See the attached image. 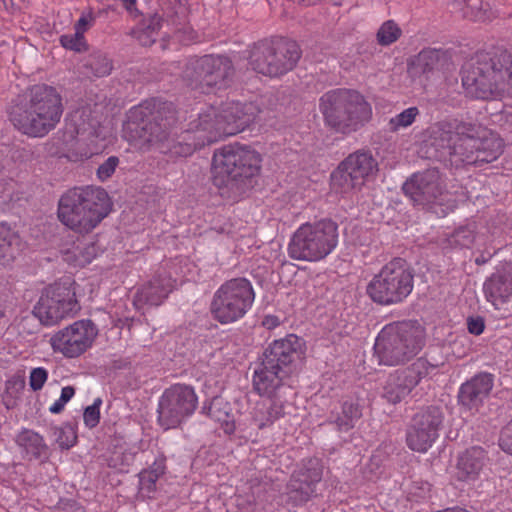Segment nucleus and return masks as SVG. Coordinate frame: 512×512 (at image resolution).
<instances>
[{"label": "nucleus", "mask_w": 512, "mask_h": 512, "mask_svg": "<svg viewBox=\"0 0 512 512\" xmlns=\"http://www.w3.org/2000/svg\"><path fill=\"white\" fill-rule=\"evenodd\" d=\"M259 113L258 105L253 102H230L221 108L209 107L190 122L189 129L178 135L170 134L158 150L171 158L190 156L219 138L242 132Z\"/></svg>", "instance_id": "obj_1"}, {"label": "nucleus", "mask_w": 512, "mask_h": 512, "mask_svg": "<svg viewBox=\"0 0 512 512\" xmlns=\"http://www.w3.org/2000/svg\"><path fill=\"white\" fill-rule=\"evenodd\" d=\"M259 113L258 105L253 102H230L221 108L209 107L190 122L189 129L178 135L170 134L158 150L171 158L190 156L219 138L242 132Z\"/></svg>", "instance_id": "obj_2"}, {"label": "nucleus", "mask_w": 512, "mask_h": 512, "mask_svg": "<svg viewBox=\"0 0 512 512\" xmlns=\"http://www.w3.org/2000/svg\"><path fill=\"white\" fill-rule=\"evenodd\" d=\"M461 80L466 95L473 99L512 96V54L477 53L463 65Z\"/></svg>", "instance_id": "obj_3"}, {"label": "nucleus", "mask_w": 512, "mask_h": 512, "mask_svg": "<svg viewBox=\"0 0 512 512\" xmlns=\"http://www.w3.org/2000/svg\"><path fill=\"white\" fill-rule=\"evenodd\" d=\"M305 355L304 341L289 334L274 340L263 351L261 362L253 374V388L259 395H273L277 391L293 394L285 380L294 374Z\"/></svg>", "instance_id": "obj_4"}, {"label": "nucleus", "mask_w": 512, "mask_h": 512, "mask_svg": "<svg viewBox=\"0 0 512 512\" xmlns=\"http://www.w3.org/2000/svg\"><path fill=\"white\" fill-rule=\"evenodd\" d=\"M61 95L45 84L34 85L24 97L14 100L9 119L24 134L42 137L60 122L63 114Z\"/></svg>", "instance_id": "obj_5"}, {"label": "nucleus", "mask_w": 512, "mask_h": 512, "mask_svg": "<svg viewBox=\"0 0 512 512\" xmlns=\"http://www.w3.org/2000/svg\"><path fill=\"white\" fill-rule=\"evenodd\" d=\"M261 156L255 150L239 145H227L214 152L213 183L237 199L254 185L261 169Z\"/></svg>", "instance_id": "obj_6"}, {"label": "nucleus", "mask_w": 512, "mask_h": 512, "mask_svg": "<svg viewBox=\"0 0 512 512\" xmlns=\"http://www.w3.org/2000/svg\"><path fill=\"white\" fill-rule=\"evenodd\" d=\"M110 206L109 196L103 188H74L61 196L58 218L71 230L87 234L109 214Z\"/></svg>", "instance_id": "obj_7"}, {"label": "nucleus", "mask_w": 512, "mask_h": 512, "mask_svg": "<svg viewBox=\"0 0 512 512\" xmlns=\"http://www.w3.org/2000/svg\"><path fill=\"white\" fill-rule=\"evenodd\" d=\"M319 107L326 126L341 134L359 130L372 116L370 105L355 90L328 91L321 96Z\"/></svg>", "instance_id": "obj_8"}, {"label": "nucleus", "mask_w": 512, "mask_h": 512, "mask_svg": "<svg viewBox=\"0 0 512 512\" xmlns=\"http://www.w3.org/2000/svg\"><path fill=\"white\" fill-rule=\"evenodd\" d=\"M425 343V330L416 320L397 321L385 325L375 342L380 363L394 366L416 356Z\"/></svg>", "instance_id": "obj_9"}, {"label": "nucleus", "mask_w": 512, "mask_h": 512, "mask_svg": "<svg viewBox=\"0 0 512 512\" xmlns=\"http://www.w3.org/2000/svg\"><path fill=\"white\" fill-rule=\"evenodd\" d=\"M414 277V269L405 259L394 258L369 281L366 294L378 305L400 304L412 293Z\"/></svg>", "instance_id": "obj_10"}, {"label": "nucleus", "mask_w": 512, "mask_h": 512, "mask_svg": "<svg viewBox=\"0 0 512 512\" xmlns=\"http://www.w3.org/2000/svg\"><path fill=\"white\" fill-rule=\"evenodd\" d=\"M338 244V225L331 219L302 224L288 244L293 260L317 262L325 259Z\"/></svg>", "instance_id": "obj_11"}, {"label": "nucleus", "mask_w": 512, "mask_h": 512, "mask_svg": "<svg viewBox=\"0 0 512 512\" xmlns=\"http://www.w3.org/2000/svg\"><path fill=\"white\" fill-rule=\"evenodd\" d=\"M129 125L143 143L158 149L171 134L176 122L175 109L170 102L149 100L129 111Z\"/></svg>", "instance_id": "obj_12"}, {"label": "nucleus", "mask_w": 512, "mask_h": 512, "mask_svg": "<svg viewBox=\"0 0 512 512\" xmlns=\"http://www.w3.org/2000/svg\"><path fill=\"white\" fill-rule=\"evenodd\" d=\"M301 54L300 46L293 40H263L253 46L249 55V65L257 73L279 77L296 66Z\"/></svg>", "instance_id": "obj_13"}, {"label": "nucleus", "mask_w": 512, "mask_h": 512, "mask_svg": "<svg viewBox=\"0 0 512 512\" xmlns=\"http://www.w3.org/2000/svg\"><path fill=\"white\" fill-rule=\"evenodd\" d=\"M255 291L252 283L237 277L225 281L214 292L210 303V313L221 324H231L243 318L252 308Z\"/></svg>", "instance_id": "obj_14"}, {"label": "nucleus", "mask_w": 512, "mask_h": 512, "mask_svg": "<svg viewBox=\"0 0 512 512\" xmlns=\"http://www.w3.org/2000/svg\"><path fill=\"white\" fill-rule=\"evenodd\" d=\"M235 68L232 60L225 55L208 54L190 58L182 71V78L192 89L228 87L233 81Z\"/></svg>", "instance_id": "obj_15"}, {"label": "nucleus", "mask_w": 512, "mask_h": 512, "mask_svg": "<svg viewBox=\"0 0 512 512\" xmlns=\"http://www.w3.org/2000/svg\"><path fill=\"white\" fill-rule=\"evenodd\" d=\"M79 309L75 290L69 281L45 288L33 308V314L46 326L57 324Z\"/></svg>", "instance_id": "obj_16"}, {"label": "nucleus", "mask_w": 512, "mask_h": 512, "mask_svg": "<svg viewBox=\"0 0 512 512\" xmlns=\"http://www.w3.org/2000/svg\"><path fill=\"white\" fill-rule=\"evenodd\" d=\"M198 397L193 387L174 384L165 389L158 403V423L165 430L178 427L196 410Z\"/></svg>", "instance_id": "obj_17"}, {"label": "nucleus", "mask_w": 512, "mask_h": 512, "mask_svg": "<svg viewBox=\"0 0 512 512\" xmlns=\"http://www.w3.org/2000/svg\"><path fill=\"white\" fill-rule=\"evenodd\" d=\"M402 190L415 207L438 213L446 197V186L437 169L414 173L408 178Z\"/></svg>", "instance_id": "obj_18"}, {"label": "nucleus", "mask_w": 512, "mask_h": 512, "mask_svg": "<svg viewBox=\"0 0 512 512\" xmlns=\"http://www.w3.org/2000/svg\"><path fill=\"white\" fill-rule=\"evenodd\" d=\"M378 170V163L369 150L348 155L331 173V186L338 193H348L362 187L366 179Z\"/></svg>", "instance_id": "obj_19"}, {"label": "nucleus", "mask_w": 512, "mask_h": 512, "mask_svg": "<svg viewBox=\"0 0 512 512\" xmlns=\"http://www.w3.org/2000/svg\"><path fill=\"white\" fill-rule=\"evenodd\" d=\"M444 418V412L440 406L429 405L420 408L412 416L407 428L408 447L413 451L426 452L439 437Z\"/></svg>", "instance_id": "obj_20"}, {"label": "nucleus", "mask_w": 512, "mask_h": 512, "mask_svg": "<svg viewBox=\"0 0 512 512\" xmlns=\"http://www.w3.org/2000/svg\"><path fill=\"white\" fill-rule=\"evenodd\" d=\"M435 368L436 366L425 358H418L409 367L396 370L388 376L382 396L392 404L401 402L419 384L421 379L429 375Z\"/></svg>", "instance_id": "obj_21"}, {"label": "nucleus", "mask_w": 512, "mask_h": 512, "mask_svg": "<svg viewBox=\"0 0 512 512\" xmlns=\"http://www.w3.org/2000/svg\"><path fill=\"white\" fill-rule=\"evenodd\" d=\"M323 475V466L319 459L311 458L291 475L286 485L288 503L302 506L317 496V485Z\"/></svg>", "instance_id": "obj_22"}, {"label": "nucleus", "mask_w": 512, "mask_h": 512, "mask_svg": "<svg viewBox=\"0 0 512 512\" xmlns=\"http://www.w3.org/2000/svg\"><path fill=\"white\" fill-rule=\"evenodd\" d=\"M96 336L97 329L94 323L91 320H81L58 331L51 337L50 343L55 352L74 358L91 347Z\"/></svg>", "instance_id": "obj_23"}, {"label": "nucleus", "mask_w": 512, "mask_h": 512, "mask_svg": "<svg viewBox=\"0 0 512 512\" xmlns=\"http://www.w3.org/2000/svg\"><path fill=\"white\" fill-rule=\"evenodd\" d=\"M503 140L489 129L482 131L477 139H467L460 149L459 162L468 165H482L498 159L503 152Z\"/></svg>", "instance_id": "obj_24"}, {"label": "nucleus", "mask_w": 512, "mask_h": 512, "mask_svg": "<svg viewBox=\"0 0 512 512\" xmlns=\"http://www.w3.org/2000/svg\"><path fill=\"white\" fill-rule=\"evenodd\" d=\"M494 386V375L480 372L464 382L458 391L457 399L461 409L475 414L483 407Z\"/></svg>", "instance_id": "obj_25"}, {"label": "nucleus", "mask_w": 512, "mask_h": 512, "mask_svg": "<svg viewBox=\"0 0 512 512\" xmlns=\"http://www.w3.org/2000/svg\"><path fill=\"white\" fill-rule=\"evenodd\" d=\"M483 290L487 301L491 302L496 310L501 311L500 317H507L511 313L508 307L512 296V273L506 268L497 270L486 279Z\"/></svg>", "instance_id": "obj_26"}, {"label": "nucleus", "mask_w": 512, "mask_h": 512, "mask_svg": "<svg viewBox=\"0 0 512 512\" xmlns=\"http://www.w3.org/2000/svg\"><path fill=\"white\" fill-rule=\"evenodd\" d=\"M451 120H444L435 123L430 128L429 144L436 151L435 157L446 159L447 157L454 162H459L458 153V136H456L454 128H452Z\"/></svg>", "instance_id": "obj_27"}, {"label": "nucleus", "mask_w": 512, "mask_h": 512, "mask_svg": "<svg viewBox=\"0 0 512 512\" xmlns=\"http://www.w3.org/2000/svg\"><path fill=\"white\" fill-rule=\"evenodd\" d=\"M283 391H277L273 395H265L266 400L257 402L252 412V422L258 429L271 426L276 420L286 414L289 402L285 399Z\"/></svg>", "instance_id": "obj_28"}, {"label": "nucleus", "mask_w": 512, "mask_h": 512, "mask_svg": "<svg viewBox=\"0 0 512 512\" xmlns=\"http://www.w3.org/2000/svg\"><path fill=\"white\" fill-rule=\"evenodd\" d=\"M174 288V281L167 273H159L137 292L139 302L160 305Z\"/></svg>", "instance_id": "obj_29"}, {"label": "nucleus", "mask_w": 512, "mask_h": 512, "mask_svg": "<svg viewBox=\"0 0 512 512\" xmlns=\"http://www.w3.org/2000/svg\"><path fill=\"white\" fill-rule=\"evenodd\" d=\"M141 20L131 29L130 35L142 46H151L159 37L164 19L159 13L142 14Z\"/></svg>", "instance_id": "obj_30"}, {"label": "nucleus", "mask_w": 512, "mask_h": 512, "mask_svg": "<svg viewBox=\"0 0 512 512\" xmlns=\"http://www.w3.org/2000/svg\"><path fill=\"white\" fill-rule=\"evenodd\" d=\"M231 404L221 396H215L209 404H204L201 410L202 414L207 415L212 420L219 422L223 431L231 435L235 432V418L232 413Z\"/></svg>", "instance_id": "obj_31"}, {"label": "nucleus", "mask_w": 512, "mask_h": 512, "mask_svg": "<svg viewBox=\"0 0 512 512\" xmlns=\"http://www.w3.org/2000/svg\"><path fill=\"white\" fill-rule=\"evenodd\" d=\"M16 443L22 449L24 457L30 461H44L49 458V448L44 438L33 430L23 429L17 435Z\"/></svg>", "instance_id": "obj_32"}, {"label": "nucleus", "mask_w": 512, "mask_h": 512, "mask_svg": "<svg viewBox=\"0 0 512 512\" xmlns=\"http://www.w3.org/2000/svg\"><path fill=\"white\" fill-rule=\"evenodd\" d=\"M487 454L482 447L466 449L458 459L457 468L462 479H474L487 462Z\"/></svg>", "instance_id": "obj_33"}, {"label": "nucleus", "mask_w": 512, "mask_h": 512, "mask_svg": "<svg viewBox=\"0 0 512 512\" xmlns=\"http://www.w3.org/2000/svg\"><path fill=\"white\" fill-rule=\"evenodd\" d=\"M362 417V408L357 401L347 400L342 404L341 412L332 414L327 425L338 432L351 430Z\"/></svg>", "instance_id": "obj_34"}, {"label": "nucleus", "mask_w": 512, "mask_h": 512, "mask_svg": "<svg viewBox=\"0 0 512 512\" xmlns=\"http://www.w3.org/2000/svg\"><path fill=\"white\" fill-rule=\"evenodd\" d=\"M22 242L6 223H0V264L9 265L19 254Z\"/></svg>", "instance_id": "obj_35"}, {"label": "nucleus", "mask_w": 512, "mask_h": 512, "mask_svg": "<svg viewBox=\"0 0 512 512\" xmlns=\"http://www.w3.org/2000/svg\"><path fill=\"white\" fill-rule=\"evenodd\" d=\"M446 53L437 49L422 50L412 62L415 73L429 75L440 70L446 63Z\"/></svg>", "instance_id": "obj_36"}, {"label": "nucleus", "mask_w": 512, "mask_h": 512, "mask_svg": "<svg viewBox=\"0 0 512 512\" xmlns=\"http://www.w3.org/2000/svg\"><path fill=\"white\" fill-rule=\"evenodd\" d=\"M166 470V457L163 454L157 456L154 462L139 473V490L150 497V494L156 491L157 480L164 475Z\"/></svg>", "instance_id": "obj_37"}, {"label": "nucleus", "mask_w": 512, "mask_h": 512, "mask_svg": "<svg viewBox=\"0 0 512 512\" xmlns=\"http://www.w3.org/2000/svg\"><path fill=\"white\" fill-rule=\"evenodd\" d=\"M83 67L87 70V74L90 73L95 77L107 76L113 69L112 61L101 51L91 53L85 60Z\"/></svg>", "instance_id": "obj_38"}, {"label": "nucleus", "mask_w": 512, "mask_h": 512, "mask_svg": "<svg viewBox=\"0 0 512 512\" xmlns=\"http://www.w3.org/2000/svg\"><path fill=\"white\" fill-rule=\"evenodd\" d=\"M452 125L455 131L456 136H458L459 146H458V153L461 152L460 149L464 148L465 142L467 139H477L480 134H482V131H486L487 129L482 127L481 125L474 123V122H466V121H460L457 119L451 120Z\"/></svg>", "instance_id": "obj_39"}, {"label": "nucleus", "mask_w": 512, "mask_h": 512, "mask_svg": "<svg viewBox=\"0 0 512 512\" xmlns=\"http://www.w3.org/2000/svg\"><path fill=\"white\" fill-rule=\"evenodd\" d=\"M55 442L62 450H68L76 444L77 434L74 427L70 423H65L61 427H51Z\"/></svg>", "instance_id": "obj_40"}, {"label": "nucleus", "mask_w": 512, "mask_h": 512, "mask_svg": "<svg viewBox=\"0 0 512 512\" xmlns=\"http://www.w3.org/2000/svg\"><path fill=\"white\" fill-rule=\"evenodd\" d=\"M402 35L399 25L393 20L385 21L377 31L376 39L379 45L389 46L395 43Z\"/></svg>", "instance_id": "obj_41"}, {"label": "nucleus", "mask_w": 512, "mask_h": 512, "mask_svg": "<svg viewBox=\"0 0 512 512\" xmlns=\"http://www.w3.org/2000/svg\"><path fill=\"white\" fill-rule=\"evenodd\" d=\"M419 114V110L417 107H409L391 118L389 121V129L392 132L398 131L400 128H405L410 126L414 121L416 116Z\"/></svg>", "instance_id": "obj_42"}, {"label": "nucleus", "mask_w": 512, "mask_h": 512, "mask_svg": "<svg viewBox=\"0 0 512 512\" xmlns=\"http://www.w3.org/2000/svg\"><path fill=\"white\" fill-rule=\"evenodd\" d=\"M61 45L66 48L73 50L75 52H83L87 50V43L85 41V37L81 32H76L73 35H62L60 37Z\"/></svg>", "instance_id": "obj_43"}, {"label": "nucleus", "mask_w": 512, "mask_h": 512, "mask_svg": "<svg viewBox=\"0 0 512 512\" xmlns=\"http://www.w3.org/2000/svg\"><path fill=\"white\" fill-rule=\"evenodd\" d=\"M101 404L102 400L100 398H96L92 405L85 408L83 419L87 427L94 428L99 424Z\"/></svg>", "instance_id": "obj_44"}, {"label": "nucleus", "mask_w": 512, "mask_h": 512, "mask_svg": "<svg viewBox=\"0 0 512 512\" xmlns=\"http://www.w3.org/2000/svg\"><path fill=\"white\" fill-rule=\"evenodd\" d=\"M120 160L117 156L108 157L102 164L99 165L96 175L100 181L108 180L115 172Z\"/></svg>", "instance_id": "obj_45"}, {"label": "nucleus", "mask_w": 512, "mask_h": 512, "mask_svg": "<svg viewBox=\"0 0 512 512\" xmlns=\"http://www.w3.org/2000/svg\"><path fill=\"white\" fill-rule=\"evenodd\" d=\"M75 394V388L72 386H65L61 390V395L49 408L53 414H58L63 411L65 405L71 400Z\"/></svg>", "instance_id": "obj_46"}, {"label": "nucleus", "mask_w": 512, "mask_h": 512, "mask_svg": "<svg viewBox=\"0 0 512 512\" xmlns=\"http://www.w3.org/2000/svg\"><path fill=\"white\" fill-rule=\"evenodd\" d=\"M48 379V372L43 367L33 368L29 376V385L33 391L41 390Z\"/></svg>", "instance_id": "obj_47"}, {"label": "nucleus", "mask_w": 512, "mask_h": 512, "mask_svg": "<svg viewBox=\"0 0 512 512\" xmlns=\"http://www.w3.org/2000/svg\"><path fill=\"white\" fill-rule=\"evenodd\" d=\"M499 446L504 452L512 455V419L500 432Z\"/></svg>", "instance_id": "obj_48"}, {"label": "nucleus", "mask_w": 512, "mask_h": 512, "mask_svg": "<svg viewBox=\"0 0 512 512\" xmlns=\"http://www.w3.org/2000/svg\"><path fill=\"white\" fill-rule=\"evenodd\" d=\"M267 484L261 483L259 481H251L249 484V494L251 497L255 498L258 504L265 501V494L267 491Z\"/></svg>", "instance_id": "obj_49"}, {"label": "nucleus", "mask_w": 512, "mask_h": 512, "mask_svg": "<svg viewBox=\"0 0 512 512\" xmlns=\"http://www.w3.org/2000/svg\"><path fill=\"white\" fill-rule=\"evenodd\" d=\"M236 505L243 512H252L258 503L247 491L244 494L236 495Z\"/></svg>", "instance_id": "obj_50"}, {"label": "nucleus", "mask_w": 512, "mask_h": 512, "mask_svg": "<svg viewBox=\"0 0 512 512\" xmlns=\"http://www.w3.org/2000/svg\"><path fill=\"white\" fill-rule=\"evenodd\" d=\"M467 329L473 335H480L485 329L484 319L480 316L467 318Z\"/></svg>", "instance_id": "obj_51"}, {"label": "nucleus", "mask_w": 512, "mask_h": 512, "mask_svg": "<svg viewBox=\"0 0 512 512\" xmlns=\"http://www.w3.org/2000/svg\"><path fill=\"white\" fill-rule=\"evenodd\" d=\"M472 241L473 236L465 229H459L452 235V242L462 247H468Z\"/></svg>", "instance_id": "obj_52"}, {"label": "nucleus", "mask_w": 512, "mask_h": 512, "mask_svg": "<svg viewBox=\"0 0 512 512\" xmlns=\"http://www.w3.org/2000/svg\"><path fill=\"white\" fill-rule=\"evenodd\" d=\"M94 19L95 18L92 12L82 14V16L78 19V21L75 24V31L79 33L81 32V34L84 35L85 31L93 23Z\"/></svg>", "instance_id": "obj_53"}, {"label": "nucleus", "mask_w": 512, "mask_h": 512, "mask_svg": "<svg viewBox=\"0 0 512 512\" xmlns=\"http://www.w3.org/2000/svg\"><path fill=\"white\" fill-rule=\"evenodd\" d=\"M96 253L97 252H96L95 244L91 243V244L87 245L80 252L79 263L81 265L90 263L92 261V259L95 258Z\"/></svg>", "instance_id": "obj_54"}, {"label": "nucleus", "mask_w": 512, "mask_h": 512, "mask_svg": "<svg viewBox=\"0 0 512 512\" xmlns=\"http://www.w3.org/2000/svg\"><path fill=\"white\" fill-rule=\"evenodd\" d=\"M123 6L132 17L141 16L142 13L136 7V0H121Z\"/></svg>", "instance_id": "obj_55"}, {"label": "nucleus", "mask_w": 512, "mask_h": 512, "mask_svg": "<svg viewBox=\"0 0 512 512\" xmlns=\"http://www.w3.org/2000/svg\"><path fill=\"white\" fill-rule=\"evenodd\" d=\"M279 324L280 320L275 315H266L262 320V326L268 330L276 328Z\"/></svg>", "instance_id": "obj_56"}, {"label": "nucleus", "mask_w": 512, "mask_h": 512, "mask_svg": "<svg viewBox=\"0 0 512 512\" xmlns=\"http://www.w3.org/2000/svg\"><path fill=\"white\" fill-rule=\"evenodd\" d=\"M489 259H490V256L487 257L484 254H481L478 257H476L475 263L477 265H483V264L487 263Z\"/></svg>", "instance_id": "obj_57"}, {"label": "nucleus", "mask_w": 512, "mask_h": 512, "mask_svg": "<svg viewBox=\"0 0 512 512\" xmlns=\"http://www.w3.org/2000/svg\"><path fill=\"white\" fill-rule=\"evenodd\" d=\"M6 7L10 6L11 8L19 7V3L14 0H3Z\"/></svg>", "instance_id": "obj_58"}]
</instances>
